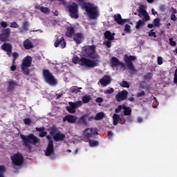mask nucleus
Segmentation results:
<instances>
[{
	"label": "nucleus",
	"mask_w": 177,
	"mask_h": 177,
	"mask_svg": "<svg viewBox=\"0 0 177 177\" xmlns=\"http://www.w3.org/2000/svg\"><path fill=\"white\" fill-rule=\"evenodd\" d=\"M96 48L94 45L85 46L82 47V57H79L77 55L72 58V62L73 64H78L80 66H85L89 68H93L98 66L99 55L96 54Z\"/></svg>",
	"instance_id": "obj_1"
},
{
	"label": "nucleus",
	"mask_w": 177,
	"mask_h": 177,
	"mask_svg": "<svg viewBox=\"0 0 177 177\" xmlns=\"http://www.w3.org/2000/svg\"><path fill=\"white\" fill-rule=\"evenodd\" d=\"M86 0H77L79 5L82 8L85 10L88 17L91 19H97L100 17V10L98 6L95 5L93 3L85 2Z\"/></svg>",
	"instance_id": "obj_2"
},
{
	"label": "nucleus",
	"mask_w": 177,
	"mask_h": 177,
	"mask_svg": "<svg viewBox=\"0 0 177 177\" xmlns=\"http://www.w3.org/2000/svg\"><path fill=\"white\" fill-rule=\"evenodd\" d=\"M138 12L139 13L138 14V16H139V17L140 18L143 17V18H142V19H139L138 22H136V26H135L136 30L140 29V28L145 26V22L149 21L151 19L149 15H148V12H146V11L145 10L143 6H139Z\"/></svg>",
	"instance_id": "obj_3"
},
{
	"label": "nucleus",
	"mask_w": 177,
	"mask_h": 177,
	"mask_svg": "<svg viewBox=\"0 0 177 177\" xmlns=\"http://www.w3.org/2000/svg\"><path fill=\"white\" fill-rule=\"evenodd\" d=\"M20 137L24 142V146L28 149L31 148V145H37L39 141V139L32 133L28 136L21 134Z\"/></svg>",
	"instance_id": "obj_4"
},
{
	"label": "nucleus",
	"mask_w": 177,
	"mask_h": 177,
	"mask_svg": "<svg viewBox=\"0 0 177 177\" xmlns=\"http://www.w3.org/2000/svg\"><path fill=\"white\" fill-rule=\"evenodd\" d=\"M137 59L135 55H124V63H126V67L130 71V75H134L138 73V70L135 68V65L133 62Z\"/></svg>",
	"instance_id": "obj_5"
},
{
	"label": "nucleus",
	"mask_w": 177,
	"mask_h": 177,
	"mask_svg": "<svg viewBox=\"0 0 177 177\" xmlns=\"http://www.w3.org/2000/svg\"><path fill=\"white\" fill-rule=\"evenodd\" d=\"M64 9L69 13V16L72 19H77L79 18V6L76 3L71 4H63Z\"/></svg>",
	"instance_id": "obj_6"
},
{
	"label": "nucleus",
	"mask_w": 177,
	"mask_h": 177,
	"mask_svg": "<svg viewBox=\"0 0 177 177\" xmlns=\"http://www.w3.org/2000/svg\"><path fill=\"white\" fill-rule=\"evenodd\" d=\"M31 64H32V57L31 56L28 55L22 59L21 69L24 75H29V68H28L31 67Z\"/></svg>",
	"instance_id": "obj_7"
},
{
	"label": "nucleus",
	"mask_w": 177,
	"mask_h": 177,
	"mask_svg": "<svg viewBox=\"0 0 177 177\" xmlns=\"http://www.w3.org/2000/svg\"><path fill=\"white\" fill-rule=\"evenodd\" d=\"M42 77H44V81L47 82V84L54 86L57 84V80H55L53 73L50 72V71L46 69L42 71Z\"/></svg>",
	"instance_id": "obj_8"
},
{
	"label": "nucleus",
	"mask_w": 177,
	"mask_h": 177,
	"mask_svg": "<svg viewBox=\"0 0 177 177\" xmlns=\"http://www.w3.org/2000/svg\"><path fill=\"white\" fill-rule=\"evenodd\" d=\"M10 160H12V164L15 167H21L24 165V156L19 152L13 154L10 156Z\"/></svg>",
	"instance_id": "obj_9"
},
{
	"label": "nucleus",
	"mask_w": 177,
	"mask_h": 177,
	"mask_svg": "<svg viewBox=\"0 0 177 177\" xmlns=\"http://www.w3.org/2000/svg\"><path fill=\"white\" fill-rule=\"evenodd\" d=\"M80 106H82V102L77 101L76 102H69V106H66V110L71 113H75L76 109L79 108Z\"/></svg>",
	"instance_id": "obj_10"
},
{
	"label": "nucleus",
	"mask_w": 177,
	"mask_h": 177,
	"mask_svg": "<svg viewBox=\"0 0 177 177\" xmlns=\"http://www.w3.org/2000/svg\"><path fill=\"white\" fill-rule=\"evenodd\" d=\"M47 140H48V145L46 149V156H50L54 154V144L50 136H47Z\"/></svg>",
	"instance_id": "obj_11"
},
{
	"label": "nucleus",
	"mask_w": 177,
	"mask_h": 177,
	"mask_svg": "<svg viewBox=\"0 0 177 177\" xmlns=\"http://www.w3.org/2000/svg\"><path fill=\"white\" fill-rule=\"evenodd\" d=\"M10 36V28H8L6 29L1 30V33H0V41L4 42L7 41L9 39Z\"/></svg>",
	"instance_id": "obj_12"
},
{
	"label": "nucleus",
	"mask_w": 177,
	"mask_h": 177,
	"mask_svg": "<svg viewBox=\"0 0 177 177\" xmlns=\"http://www.w3.org/2000/svg\"><path fill=\"white\" fill-rule=\"evenodd\" d=\"M129 95V92L126 90H123L120 92H118L117 95H115V100L117 102H120L122 101H124L127 99V95Z\"/></svg>",
	"instance_id": "obj_13"
},
{
	"label": "nucleus",
	"mask_w": 177,
	"mask_h": 177,
	"mask_svg": "<svg viewBox=\"0 0 177 177\" xmlns=\"http://www.w3.org/2000/svg\"><path fill=\"white\" fill-rule=\"evenodd\" d=\"M54 47L63 49L66 47V41H64V37L57 36V39H55L54 41Z\"/></svg>",
	"instance_id": "obj_14"
},
{
	"label": "nucleus",
	"mask_w": 177,
	"mask_h": 177,
	"mask_svg": "<svg viewBox=\"0 0 177 177\" xmlns=\"http://www.w3.org/2000/svg\"><path fill=\"white\" fill-rule=\"evenodd\" d=\"M98 135V132L95 131L94 129H85L84 131V137L86 138H92L93 136Z\"/></svg>",
	"instance_id": "obj_15"
},
{
	"label": "nucleus",
	"mask_w": 177,
	"mask_h": 177,
	"mask_svg": "<svg viewBox=\"0 0 177 177\" xmlns=\"http://www.w3.org/2000/svg\"><path fill=\"white\" fill-rule=\"evenodd\" d=\"M99 82L100 84H101V86L106 87L111 84V77L109 75H104V77L100 79Z\"/></svg>",
	"instance_id": "obj_16"
},
{
	"label": "nucleus",
	"mask_w": 177,
	"mask_h": 177,
	"mask_svg": "<svg viewBox=\"0 0 177 177\" xmlns=\"http://www.w3.org/2000/svg\"><path fill=\"white\" fill-rule=\"evenodd\" d=\"M86 118H88V115H83L80 116L79 120H76L75 123H76V124L79 127H86V125H88Z\"/></svg>",
	"instance_id": "obj_17"
},
{
	"label": "nucleus",
	"mask_w": 177,
	"mask_h": 177,
	"mask_svg": "<svg viewBox=\"0 0 177 177\" xmlns=\"http://www.w3.org/2000/svg\"><path fill=\"white\" fill-rule=\"evenodd\" d=\"M114 21L117 23L118 25H123L127 22H129V19H122V15L120 14L114 15Z\"/></svg>",
	"instance_id": "obj_18"
},
{
	"label": "nucleus",
	"mask_w": 177,
	"mask_h": 177,
	"mask_svg": "<svg viewBox=\"0 0 177 177\" xmlns=\"http://www.w3.org/2000/svg\"><path fill=\"white\" fill-rule=\"evenodd\" d=\"M110 64H111V67H117V66H121L122 68H124V64L122 62H120L118 59L115 57H111V59L110 60Z\"/></svg>",
	"instance_id": "obj_19"
},
{
	"label": "nucleus",
	"mask_w": 177,
	"mask_h": 177,
	"mask_svg": "<svg viewBox=\"0 0 177 177\" xmlns=\"http://www.w3.org/2000/svg\"><path fill=\"white\" fill-rule=\"evenodd\" d=\"M77 118L75 115H67L63 118V122H67L69 124H75L76 122Z\"/></svg>",
	"instance_id": "obj_20"
},
{
	"label": "nucleus",
	"mask_w": 177,
	"mask_h": 177,
	"mask_svg": "<svg viewBox=\"0 0 177 177\" xmlns=\"http://www.w3.org/2000/svg\"><path fill=\"white\" fill-rule=\"evenodd\" d=\"M66 138V136L62 133H57L55 134H53V140L55 142H63Z\"/></svg>",
	"instance_id": "obj_21"
},
{
	"label": "nucleus",
	"mask_w": 177,
	"mask_h": 177,
	"mask_svg": "<svg viewBox=\"0 0 177 177\" xmlns=\"http://www.w3.org/2000/svg\"><path fill=\"white\" fill-rule=\"evenodd\" d=\"M73 36V41H75L76 44L80 45L81 43H82V33L77 32Z\"/></svg>",
	"instance_id": "obj_22"
},
{
	"label": "nucleus",
	"mask_w": 177,
	"mask_h": 177,
	"mask_svg": "<svg viewBox=\"0 0 177 177\" xmlns=\"http://www.w3.org/2000/svg\"><path fill=\"white\" fill-rule=\"evenodd\" d=\"M114 35H115V33L110 32V30H106L105 32H104V37L105 39L109 41H113L114 40Z\"/></svg>",
	"instance_id": "obj_23"
},
{
	"label": "nucleus",
	"mask_w": 177,
	"mask_h": 177,
	"mask_svg": "<svg viewBox=\"0 0 177 177\" xmlns=\"http://www.w3.org/2000/svg\"><path fill=\"white\" fill-rule=\"evenodd\" d=\"M24 48H25L26 50L32 49L34 48V44L31 40L26 39L25 41H24Z\"/></svg>",
	"instance_id": "obj_24"
},
{
	"label": "nucleus",
	"mask_w": 177,
	"mask_h": 177,
	"mask_svg": "<svg viewBox=\"0 0 177 177\" xmlns=\"http://www.w3.org/2000/svg\"><path fill=\"white\" fill-rule=\"evenodd\" d=\"M1 49L4 52L10 53H12V45L8 43H3V45H1Z\"/></svg>",
	"instance_id": "obj_25"
},
{
	"label": "nucleus",
	"mask_w": 177,
	"mask_h": 177,
	"mask_svg": "<svg viewBox=\"0 0 177 177\" xmlns=\"http://www.w3.org/2000/svg\"><path fill=\"white\" fill-rule=\"evenodd\" d=\"M75 34V28L69 26L67 27V31H66V37L71 38Z\"/></svg>",
	"instance_id": "obj_26"
},
{
	"label": "nucleus",
	"mask_w": 177,
	"mask_h": 177,
	"mask_svg": "<svg viewBox=\"0 0 177 177\" xmlns=\"http://www.w3.org/2000/svg\"><path fill=\"white\" fill-rule=\"evenodd\" d=\"M35 9L41 11V12L44 13L46 15L50 14V9L48 8L35 6Z\"/></svg>",
	"instance_id": "obj_27"
},
{
	"label": "nucleus",
	"mask_w": 177,
	"mask_h": 177,
	"mask_svg": "<svg viewBox=\"0 0 177 177\" xmlns=\"http://www.w3.org/2000/svg\"><path fill=\"white\" fill-rule=\"evenodd\" d=\"M120 120H122V119L120 118V115H117V114L113 115V125L117 126V124Z\"/></svg>",
	"instance_id": "obj_28"
},
{
	"label": "nucleus",
	"mask_w": 177,
	"mask_h": 177,
	"mask_svg": "<svg viewBox=\"0 0 177 177\" xmlns=\"http://www.w3.org/2000/svg\"><path fill=\"white\" fill-rule=\"evenodd\" d=\"M91 95H84V97H82V101H80V102L84 104H88L89 101H91Z\"/></svg>",
	"instance_id": "obj_29"
},
{
	"label": "nucleus",
	"mask_w": 177,
	"mask_h": 177,
	"mask_svg": "<svg viewBox=\"0 0 177 177\" xmlns=\"http://www.w3.org/2000/svg\"><path fill=\"white\" fill-rule=\"evenodd\" d=\"M126 109H130V107H127L124 104L118 105V106H117V108H115V113H118L120 111H122V109L125 111Z\"/></svg>",
	"instance_id": "obj_30"
},
{
	"label": "nucleus",
	"mask_w": 177,
	"mask_h": 177,
	"mask_svg": "<svg viewBox=\"0 0 177 177\" xmlns=\"http://www.w3.org/2000/svg\"><path fill=\"white\" fill-rule=\"evenodd\" d=\"M104 118H105V115L102 112L97 113V115H95V116L93 117V118H95V120L97 121L102 120L104 119Z\"/></svg>",
	"instance_id": "obj_31"
},
{
	"label": "nucleus",
	"mask_w": 177,
	"mask_h": 177,
	"mask_svg": "<svg viewBox=\"0 0 177 177\" xmlns=\"http://www.w3.org/2000/svg\"><path fill=\"white\" fill-rule=\"evenodd\" d=\"M17 86V84L15 82V81L12 80L9 82V86H8L9 91L10 92L13 91V90L15 89V87Z\"/></svg>",
	"instance_id": "obj_32"
},
{
	"label": "nucleus",
	"mask_w": 177,
	"mask_h": 177,
	"mask_svg": "<svg viewBox=\"0 0 177 177\" xmlns=\"http://www.w3.org/2000/svg\"><path fill=\"white\" fill-rule=\"evenodd\" d=\"M160 21V18H155L152 21V25L155 26L156 28L160 27L161 26Z\"/></svg>",
	"instance_id": "obj_33"
},
{
	"label": "nucleus",
	"mask_w": 177,
	"mask_h": 177,
	"mask_svg": "<svg viewBox=\"0 0 177 177\" xmlns=\"http://www.w3.org/2000/svg\"><path fill=\"white\" fill-rule=\"evenodd\" d=\"M80 90H82V88H79L77 86H72V88H71V93H80Z\"/></svg>",
	"instance_id": "obj_34"
},
{
	"label": "nucleus",
	"mask_w": 177,
	"mask_h": 177,
	"mask_svg": "<svg viewBox=\"0 0 177 177\" xmlns=\"http://www.w3.org/2000/svg\"><path fill=\"white\" fill-rule=\"evenodd\" d=\"M12 57H13V59H12V64H16V59L18 57H19V54L15 52V53H12Z\"/></svg>",
	"instance_id": "obj_35"
},
{
	"label": "nucleus",
	"mask_w": 177,
	"mask_h": 177,
	"mask_svg": "<svg viewBox=\"0 0 177 177\" xmlns=\"http://www.w3.org/2000/svg\"><path fill=\"white\" fill-rule=\"evenodd\" d=\"M4 172H6V167L4 165H0V177H4Z\"/></svg>",
	"instance_id": "obj_36"
},
{
	"label": "nucleus",
	"mask_w": 177,
	"mask_h": 177,
	"mask_svg": "<svg viewBox=\"0 0 177 177\" xmlns=\"http://www.w3.org/2000/svg\"><path fill=\"white\" fill-rule=\"evenodd\" d=\"M120 86H122V88H130V84H129V82H127V81L123 80L120 83Z\"/></svg>",
	"instance_id": "obj_37"
},
{
	"label": "nucleus",
	"mask_w": 177,
	"mask_h": 177,
	"mask_svg": "<svg viewBox=\"0 0 177 177\" xmlns=\"http://www.w3.org/2000/svg\"><path fill=\"white\" fill-rule=\"evenodd\" d=\"M57 133L60 132H57V128H56L55 127L53 126V127L50 128V135L53 136Z\"/></svg>",
	"instance_id": "obj_38"
},
{
	"label": "nucleus",
	"mask_w": 177,
	"mask_h": 177,
	"mask_svg": "<svg viewBox=\"0 0 177 177\" xmlns=\"http://www.w3.org/2000/svg\"><path fill=\"white\" fill-rule=\"evenodd\" d=\"M89 147H95L98 146V141L97 140H89Z\"/></svg>",
	"instance_id": "obj_39"
},
{
	"label": "nucleus",
	"mask_w": 177,
	"mask_h": 177,
	"mask_svg": "<svg viewBox=\"0 0 177 177\" xmlns=\"http://www.w3.org/2000/svg\"><path fill=\"white\" fill-rule=\"evenodd\" d=\"M125 110L123 111L124 116H129L131 115V109L130 108H124Z\"/></svg>",
	"instance_id": "obj_40"
},
{
	"label": "nucleus",
	"mask_w": 177,
	"mask_h": 177,
	"mask_svg": "<svg viewBox=\"0 0 177 177\" xmlns=\"http://www.w3.org/2000/svg\"><path fill=\"white\" fill-rule=\"evenodd\" d=\"M143 79L145 80V81L151 80L152 79V73H147V75H145V76L143 77Z\"/></svg>",
	"instance_id": "obj_41"
},
{
	"label": "nucleus",
	"mask_w": 177,
	"mask_h": 177,
	"mask_svg": "<svg viewBox=\"0 0 177 177\" xmlns=\"http://www.w3.org/2000/svg\"><path fill=\"white\" fill-rule=\"evenodd\" d=\"M28 30V21H25L22 24V32H27Z\"/></svg>",
	"instance_id": "obj_42"
},
{
	"label": "nucleus",
	"mask_w": 177,
	"mask_h": 177,
	"mask_svg": "<svg viewBox=\"0 0 177 177\" xmlns=\"http://www.w3.org/2000/svg\"><path fill=\"white\" fill-rule=\"evenodd\" d=\"M31 123H32V120H31V119L30 118L24 119V124H25V125H31Z\"/></svg>",
	"instance_id": "obj_43"
},
{
	"label": "nucleus",
	"mask_w": 177,
	"mask_h": 177,
	"mask_svg": "<svg viewBox=\"0 0 177 177\" xmlns=\"http://www.w3.org/2000/svg\"><path fill=\"white\" fill-rule=\"evenodd\" d=\"M111 41L113 40H106V41H104V45H105V46L106 48H111Z\"/></svg>",
	"instance_id": "obj_44"
},
{
	"label": "nucleus",
	"mask_w": 177,
	"mask_h": 177,
	"mask_svg": "<svg viewBox=\"0 0 177 177\" xmlns=\"http://www.w3.org/2000/svg\"><path fill=\"white\" fill-rule=\"evenodd\" d=\"M113 93H114V89L113 88H110L109 89H106V90L104 91V93L105 95H110Z\"/></svg>",
	"instance_id": "obj_45"
},
{
	"label": "nucleus",
	"mask_w": 177,
	"mask_h": 177,
	"mask_svg": "<svg viewBox=\"0 0 177 177\" xmlns=\"http://www.w3.org/2000/svg\"><path fill=\"white\" fill-rule=\"evenodd\" d=\"M156 63L158 64V65H162V57L158 56L156 57Z\"/></svg>",
	"instance_id": "obj_46"
},
{
	"label": "nucleus",
	"mask_w": 177,
	"mask_h": 177,
	"mask_svg": "<svg viewBox=\"0 0 177 177\" xmlns=\"http://www.w3.org/2000/svg\"><path fill=\"white\" fill-rule=\"evenodd\" d=\"M168 41H169L170 46H176L177 45V43L173 41V38L168 39Z\"/></svg>",
	"instance_id": "obj_47"
},
{
	"label": "nucleus",
	"mask_w": 177,
	"mask_h": 177,
	"mask_svg": "<svg viewBox=\"0 0 177 177\" xmlns=\"http://www.w3.org/2000/svg\"><path fill=\"white\" fill-rule=\"evenodd\" d=\"M10 27L12 28H19V25H17L16 22H11Z\"/></svg>",
	"instance_id": "obj_48"
},
{
	"label": "nucleus",
	"mask_w": 177,
	"mask_h": 177,
	"mask_svg": "<svg viewBox=\"0 0 177 177\" xmlns=\"http://www.w3.org/2000/svg\"><path fill=\"white\" fill-rule=\"evenodd\" d=\"M51 2H55V1H59V2H62V3L63 5H69L70 3H68L66 2L65 0H50Z\"/></svg>",
	"instance_id": "obj_49"
},
{
	"label": "nucleus",
	"mask_w": 177,
	"mask_h": 177,
	"mask_svg": "<svg viewBox=\"0 0 177 177\" xmlns=\"http://www.w3.org/2000/svg\"><path fill=\"white\" fill-rule=\"evenodd\" d=\"M0 26H1L3 28H8V22H6V21L0 22Z\"/></svg>",
	"instance_id": "obj_50"
},
{
	"label": "nucleus",
	"mask_w": 177,
	"mask_h": 177,
	"mask_svg": "<svg viewBox=\"0 0 177 177\" xmlns=\"http://www.w3.org/2000/svg\"><path fill=\"white\" fill-rule=\"evenodd\" d=\"M124 32L127 33H130V26L129 24H126L124 26Z\"/></svg>",
	"instance_id": "obj_51"
},
{
	"label": "nucleus",
	"mask_w": 177,
	"mask_h": 177,
	"mask_svg": "<svg viewBox=\"0 0 177 177\" xmlns=\"http://www.w3.org/2000/svg\"><path fill=\"white\" fill-rule=\"evenodd\" d=\"M149 36L153 37L154 38L156 37V35L155 32H153V29H152L151 31H149Z\"/></svg>",
	"instance_id": "obj_52"
},
{
	"label": "nucleus",
	"mask_w": 177,
	"mask_h": 177,
	"mask_svg": "<svg viewBox=\"0 0 177 177\" xmlns=\"http://www.w3.org/2000/svg\"><path fill=\"white\" fill-rule=\"evenodd\" d=\"M95 102L97 103H102L104 102V100H102V97H98L97 99H95Z\"/></svg>",
	"instance_id": "obj_53"
},
{
	"label": "nucleus",
	"mask_w": 177,
	"mask_h": 177,
	"mask_svg": "<svg viewBox=\"0 0 177 177\" xmlns=\"http://www.w3.org/2000/svg\"><path fill=\"white\" fill-rule=\"evenodd\" d=\"M170 12H171V15H176L177 14V10L173 7H171V10H169Z\"/></svg>",
	"instance_id": "obj_54"
},
{
	"label": "nucleus",
	"mask_w": 177,
	"mask_h": 177,
	"mask_svg": "<svg viewBox=\"0 0 177 177\" xmlns=\"http://www.w3.org/2000/svg\"><path fill=\"white\" fill-rule=\"evenodd\" d=\"M47 136V132L46 131H42L39 133V137L44 138Z\"/></svg>",
	"instance_id": "obj_55"
},
{
	"label": "nucleus",
	"mask_w": 177,
	"mask_h": 177,
	"mask_svg": "<svg viewBox=\"0 0 177 177\" xmlns=\"http://www.w3.org/2000/svg\"><path fill=\"white\" fill-rule=\"evenodd\" d=\"M106 137H108L109 139H111L113 138V132L111 131H109L108 134H106Z\"/></svg>",
	"instance_id": "obj_56"
},
{
	"label": "nucleus",
	"mask_w": 177,
	"mask_h": 177,
	"mask_svg": "<svg viewBox=\"0 0 177 177\" xmlns=\"http://www.w3.org/2000/svg\"><path fill=\"white\" fill-rule=\"evenodd\" d=\"M144 95H145V91H142V92L138 93L136 94V97H140L144 96Z\"/></svg>",
	"instance_id": "obj_57"
},
{
	"label": "nucleus",
	"mask_w": 177,
	"mask_h": 177,
	"mask_svg": "<svg viewBox=\"0 0 177 177\" xmlns=\"http://www.w3.org/2000/svg\"><path fill=\"white\" fill-rule=\"evenodd\" d=\"M170 19H171L173 21H177V17H176V15H171Z\"/></svg>",
	"instance_id": "obj_58"
},
{
	"label": "nucleus",
	"mask_w": 177,
	"mask_h": 177,
	"mask_svg": "<svg viewBox=\"0 0 177 177\" xmlns=\"http://www.w3.org/2000/svg\"><path fill=\"white\" fill-rule=\"evenodd\" d=\"M35 131H38V132H45L44 131V127H37L35 128Z\"/></svg>",
	"instance_id": "obj_59"
},
{
	"label": "nucleus",
	"mask_w": 177,
	"mask_h": 177,
	"mask_svg": "<svg viewBox=\"0 0 177 177\" xmlns=\"http://www.w3.org/2000/svg\"><path fill=\"white\" fill-rule=\"evenodd\" d=\"M10 71H16V65L13 64L10 66Z\"/></svg>",
	"instance_id": "obj_60"
},
{
	"label": "nucleus",
	"mask_w": 177,
	"mask_h": 177,
	"mask_svg": "<svg viewBox=\"0 0 177 177\" xmlns=\"http://www.w3.org/2000/svg\"><path fill=\"white\" fill-rule=\"evenodd\" d=\"M62 95L63 94H55V99L59 100Z\"/></svg>",
	"instance_id": "obj_61"
},
{
	"label": "nucleus",
	"mask_w": 177,
	"mask_h": 177,
	"mask_svg": "<svg viewBox=\"0 0 177 177\" xmlns=\"http://www.w3.org/2000/svg\"><path fill=\"white\" fill-rule=\"evenodd\" d=\"M92 120H95V118H93V116L88 117V122H91Z\"/></svg>",
	"instance_id": "obj_62"
},
{
	"label": "nucleus",
	"mask_w": 177,
	"mask_h": 177,
	"mask_svg": "<svg viewBox=\"0 0 177 177\" xmlns=\"http://www.w3.org/2000/svg\"><path fill=\"white\" fill-rule=\"evenodd\" d=\"M160 10H161L162 12L165 11V6H161L160 7Z\"/></svg>",
	"instance_id": "obj_63"
},
{
	"label": "nucleus",
	"mask_w": 177,
	"mask_h": 177,
	"mask_svg": "<svg viewBox=\"0 0 177 177\" xmlns=\"http://www.w3.org/2000/svg\"><path fill=\"white\" fill-rule=\"evenodd\" d=\"M155 27V25L152 24H148V28H152Z\"/></svg>",
	"instance_id": "obj_64"
}]
</instances>
